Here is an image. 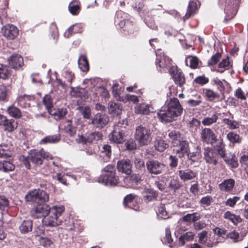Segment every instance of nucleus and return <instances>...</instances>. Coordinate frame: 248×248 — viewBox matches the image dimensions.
<instances>
[{
	"instance_id": "obj_9",
	"label": "nucleus",
	"mask_w": 248,
	"mask_h": 248,
	"mask_svg": "<svg viewBox=\"0 0 248 248\" xmlns=\"http://www.w3.org/2000/svg\"><path fill=\"white\" fill-rule=\"evenodd\" d=\"M175 83L182 87L186 83V78L181 69L176 66H171L169 70Z\"/></svg>"
},
{
	"instance_id": "obj_56",
	"label": "nucleus",
	"mask_w": 248,
	"mask_h": 248,
	"mask_svg": "<svg viewBox=\"0 0 248 248\" xmlns=\"http://www.w3.org/2000/svg\"><path fill=\"white\" fill-rule=\"evenodd\" d=\"M211 81L214 85L217 86V88L218 91L221 93L223 94V93L225 90V87L222 81L217 78H213Z\"/></svg>"
},
{
	"instance_id": "obj_54",
	"label": "nucleus",
	"mask_w": 248,
	"mask_h": 248,
	"mask_svg": "<svg viewBox=\"0 0 248 248\" xmlns=\"http://www.w3.org/2000/svg\"><path fill=\"white\" fill-rule=\"evenodd\" d=\"M112 93L113 96L120 101H124V99L120 96V89L119 88V84L115 83L112 87Z\"/></svg>"
},
{
	"instance_id": "obj_13",
	"label": "nucleus",
	"mask_w": 248,
	"mask_h": 248,
	"mask_svg": "<svg viewBox=\"0 0 248 248\" xmlns=\"http://www.w3.org/2000/svg\"><path fill=\"white\" fill-rule=\"evenodd\" d=\"M1 32L3 36L9 40L14 39L18 34V30L13 25L8 24L3 27Z\"/></svg>"
},
{
	"instance_id": "obj_4",
	"label": "nucleus",
	"mask_w": 248,
	"mask_h": 248,
	"mask_svg": "<svg viewBox=\"0 0 248 248\" xmlns=\"http://www.w3.org/2000/svg\"><path fill=\"white\" fill-rule=\"evenodd\" d=\"M135 137L141 146L147 145L152 140L150 129L142 125H139L136 127Z\"/></svg>"
},
{
	"instance_id": "obj_23",
	"label": "nucleus",
	"mask_w": 248,
	"mask_h": 248,
	"mask_svg": "<svg viewBox=\"0 0 248 248\" xmlns=\"http://www.w3.org/2000/svg\"><path fill=\"white\" fill-rule=\"evenodd\" d=\"M204 155L206 162L215 165L217 164V154L212 149L209 148L205 149Z\"/></svg>"
},
{
	"instance_id": "obj_1",
	"label": "nucleus",
	"mask_w": 248,
	"mask_h": 248,
	"mask_svg": "<svg viewBox=\"0 0 248 248\" xmlns=\"http://www.w3.org/2000/svg\"><path fill=\"white\" fill-rule=\"evenodd\" d=\"M183 109L179 100L170 98L166 106H164L157 113L158 119L162 122L169 123L176 120L182 113Z\"/></svg>"
},
{
	"instance_id": "obj_16",
	"label": "nucleus",
	"mask_w": 248,
	"mask_h": 248,
	"mask_svg": "<svg viewBox=\"0 0 248 248\" xmlns=\"http://www.w3.org/2000/svg\"><path fill=\"white\" fill-rule=\"evenodd\" d=\"M213 231L214 232V237L216 240L213 241L212 243H207V246L209 248L215 246L219 242H221L224 238V235L226 234V230L223 229L216 228L213 230Z\"/></svg>"
},
{
	"instance_id": "obj_22",
	"label": "nucleus",
	"mask_w": 248,
	"mask_h": 248,
	"mask_svg": "<svg viewBox=\"0 0 248 248\" xmlns=\"http://www.w3.org/2000/svg\"><path fill=\"white\" fill-rule=\"evenodd\" d=\"M109 113L113 116L120 115L123 110V107L121 104L113 101H110L108 104Z\"/></svg>"
},
{
	"instance_id": "obj_61",
	"label": "nucleus",
	"mask_w": 248,
	"mask_h": 248,
	"mask_svg": "<svg viewBox=\"0 0 248 248\" xmlns=\"http://www.w3.org/2000/svg\"><path fill=\"white\" fill-rule=\"evenodd\" d=\"M207 232L205 231H203L198 234L199 242L201 244H205L206 246L207 243H212L211 240H209V242H207Z\"/></svg>"
},
{
	"instance_id": "obj_3",
	"label": "nucleus",
	"mask_w": 248,
	"mask_h": 248,
	"mask_svg": "<svg viewBox=\"0 0 248 248\" xmlns=\"http://www.w3.org/2000/svg\"><path fill=\"white\" fill-rule=\"evenodd\" d=\"M64 211L63 206H54L48 213V216L45 220V224L49 226H57L61 224V217Z\"/></svg>"
},
{
	"instance_id": "obj_32",
	"label": "nucleus",
	"mask_w": 248,
	"mask_h": 248,
	"mask_svg": "<svg viewBox=\"0 0 248 248\" xmlns=\"http://www.w3.org/2000/svg\"><path fill=\"white\" fill-rule=\"evenodd\" d=\"M224 218L231 221L234 225L237 224L242 220L240 216L235 215L232 213L230 211H227L224 214Z\"/></svg>"
},
{
	"instance_id": "obj_35",
	"label": "nucleus",
	"mask_w": 248,
	"mask_h": 248,
	"mask_svg": "<svg viewBox=\"0 0 248 248\" xmlns=\"http://www.w3.org/2000/svg\"><path fill=\"white\" fill-rule=\"evenodd\" d=\"M12 152L10 150V146L7 144L0 145V158H8L12 156Z\"/></svg>"
},
{
	"instance_id": "obj_29",
	"label": "nucleus",
	"mask_w": 248,
	"mask_h": 248,
	"mask_svg": "<svg viewBox=\"0 0 248 248\" xmlns=\"http://www.w3.org/2000/svg\"><path fill=\"white\" fill-rule=\"evenodd\" d=\"M61 139L60 135H49L44 137L42 139L40 143L45 144L47 143H56L58 142Z\"/></svg>"
},
{
	"instance_id": "obj_47",
	"label": "nucleus",
	"mask_w": 248,
	"mask_h": 248,
	"mask_svg": "<svg viewBox=\"0 0 248 248\" xmlns=\"http://www.w3.org/2000/svg\"><path fill=\"white\" fill-rule=\"evenodd\" d=\"M203 91L206 97L210 101H213L215 99H218L220 97L219 94L210 89H205Z\"/></svg>"
},
{
	"instance_id": "obj_20",
	"label": "nucleus",
	"mask_w": 248,
	"mask_h": 248,
	"mask_svg": "<svg viewBox=\"0 0 248 248\" xmlns=\"http://www.w3.org/2000/svg\"><path fill=\"white\" fill-rule=\"evenodd\" d=\"M178 175L181 180L186 182L194 179L197 176V173L190 169H186L179 170Z\"/></svg>"
},
{
	"instance_id": "obj_30",
	"label": "nucleus",
	"mask_w": 248,
	"mask_h": 248,
	"mask_svg": "<svg viewBox=\"0 0 248 248\" xmlns=\"http://www.w3.org/2000/svg\"><path fill=\"white\" fill-rule=\"evenodd\" d=\"M173 146H177L181 140V135L179 132L172 130L168 135Z\"/></svg>"
},
{
	"instance_id": "obj_64",
	"label": "nucleus",
	"mask_w": 248,
	"mask_h": 248,
	"mask_svg": "<svg viewBox=\"0 0 248 248\" xmlns=\"http://www.w3.org/2000/svg\"><path fill=\"white\" fill-rule=\"evenodd\" d=\"M240 200V197L234 196L232 198H229L225 202V204L227 206L230 207H234L236 202Z\"/></svg>"
},
{
	"instance_id": "obj_19",
	"label": "nucleus",
	"mask_w": 248,
	"mask_h": 248,
	"mask_svg": "<svg viewBox=\"0 0 248 248\" xmlns=\"http://www.w3.org/2000/svg\"><path fill=\"white\" fill-rule=\"evenodd\" d=\"M226 16L225 17V21L226 22L232 18L236 15L237 12V5L236 3L232 2L228 3L225 6L224 9Z\"/></svg>"
},
{
	"instance_id": "obj_6",
	"label": "nucleus",
	"mask_w": 248,
	"mask_h": 248,
	"mask_svg": "<svg viewBox=\"0 0 248 248\" xmlns=\"http://www.w3.org/2000/svg\"><path fill=\"white\" fill-rule=\"evenodd\" d=\"M26 200L37 204L44 203L48 201L49 196L46 192L39 189H34L27 193Z\"/></svg>"
},
{
	"instance_id": "obj_53",
	"label": "nucleus",
	"mask_w": 248,
	"mask_h": 248,
	"mask_svg": "<svg viewBox=\"0 0 248 248\" xmlns=\"http://www.w3.org/2000/svg\"><path fill=\"white\" fill-rule=\"evenodd\" d=\"M226 238L231 239L233 242H237L242 240L239 233L235 231H233L227 234Z\"/></svg>"
},
{
	"instance_id": "obj_48",
	"label": "nucleus",
	"mask_w": 248,
	"mask_h": 248,
	"mask_svg": "<svg viewBox=\"0 0 248 248\" xmlns=\"http://www.w3.org/2000/svg\"><path fill=\"white\" fill-rule=\"evenodd\" d=\"M227 139L232 143H240L241 141V138L240 136L233 132H230L227 135Z\"/></svg>"
},
{
	"instance_id": "obj_36",
	"label": "nucleus",
	"mask_w": 248,
	"mask_h": 248,
	"mask_svg": "<svg viewBox=\"0 0 248 248\" xmlns=\"http://www.w3.org/2000/svg\"><path fill=\"white\" fill-rule=\"evenodd\" d=\"M155 147L159 152H163L168 147V144L160 137H157L155 141Z\"/></svg>"
},
{
	"instance_id": "obj_18",
	"label": "nucleus",
	"mask_w": 248,
	"mask_h": 248,
	"mask_svg": "<svg viewBox=\"0 0 248 248\" xmlns=\"http://www.w3.org/2000/svg\"><path fill=\"white\" fill-rule=\"evenodd\" d=\"M66 123L67 124L64 128V132L70 136H74L77 132V126L80 124V119H76L74 124L70 120H67Z\"/></svg>"
},
{
	"instance_id": "obj_49",
	"label": "nucleus",
	"mask_w": 248,
	"mask_h": 248,
	"mask_svg": "<svg viewBox=\"0 0 248 248\" xmlns=\"http://www.w3.org/2000/svg\"><path fill=\"white\" fill-rule=\"evenodd\" d=\"M145 195H144V199L147 202H149L155 199L157 196L156 192L152 189H148L145 191Z\"/></svg>"
},
{
	"instance_id": "obj_43",
	"label": "nucleus",
	"mask_w": 248,
	"mask_h": 248,
	"mask_svg": "<svg viewBox=\"0 0 248 248\" xmlns=\"http://www.w3.org/2000/svg\"><path fill=\"white\" fill-rule=\"evenodd\" d=\"M43 103L48 113L53 109V99L49 95H45L43 99Z\"/></svg>"
},
{
	"instance_id": "obj_28",
	"label": "nucleus",
	"mask_w": 248,
	"mask_h": 248,
	"mask_svg": "<svg viewBox=\"0 0 248 248\" xmlns=\"http://www.w3.org/2000/svg\"><path fill=\"white\" fill-rule=\"evenodd\" d=\"M1 125L3 126L5 131L11 132L17 128V123L13 119L8 120L6 118Z\"/></svg>"
},
{
	"instance_id": "obj_10",
	"label": "nucleus",
	"mask_w": 248,
	"mask_h": 248,
	"mask_svg": "<svg viewBox=\"0 0 248 248\" xmlns=\"http://www.w3.org/2000/svg\"><path fill=\"white\" fill-rule=\"evenodd\" d=\"M51 209V208L47 204H39V205L32 209L31 214V216L34 218H38L46 217Z\"/></svg>"
},
{
	"instance_id": "obj_55",
	"label": "nucleus",
	"mask_w": 248,
	"mask_h": 248,
	"mask_svg": "<svg viewBox=\"0 0 248 248\" xmlns=\"http://www.w3.org/2000/svg\"><path fill=\"white\" fill-rule=\"evenodd\" d=\"M199 219V217L196 216V214H188L186 215L185 216L182 218V221L186 222L188 223H191L195 222L198 220Z\"/></svg>"
},
{
	"instance_id": "obj_63",
	"label": "nucleus",
	"mask_w": 248,
	"mask_h": 248,
	"mask_svg": "<svg viewBox=\"0 0 248 248\" xmlns=\"http://www.w3.org/2000/svg\"><path fill=\"white\" fill-rule=\"evenodd\" d=\"M9 202L4 196H0V210H4L9 207Z\"/></svg>"
},
{
	"instance_id": "obj_46",
	"label": "nucleus",
	"mask_w": 248,
	"mask_h": 248,
	"mask_svg": "<svg viewBox=\"0 0 248 248\" xmlns=\"http://www.w3.org/2000/svg\"><path fill=\"white\" fill-rule=\"evenodd\" d=\"M10 72L7 66L0 64V79H6L9 78Z\"/></svg>"
},
{
	"instance_id": "obj_62",
	"label": "nucleus",
	"mask_w": 248,
	"mask_h": 248,
	"mask_svg": "<svg viewBox=\"0 0 248 248\" xmlns=\"http://www.w3.org/2000/svg\"><path fill=\"white\" fill-rule=\"evenodd\" d=\"M68 8L70 12L72 15H76L78 14L80 8L79 5L78 3L74 4L72 2L70 3Z\"/></svg>"
},
{
	"instance_id": "obj_11",
	"label": "nucleus",
	"mask_w": 248,
	"mask_h": 248,
	"mask_svg": "<svg viewBox=\"0 0 248 248\" xmlns=\"http://www.w3.org/2000/svg\"><path fill=\"white\" fill-rule=\"evenodd\" d=\"M200 137L203 142L212 144L217 140V137L214 131L209 128H203L200 133Z\"/></svg>"
},
{
	"instance_id": "obj_12",
	"label": "nucleus",
	"mask_w": 248,
	"mask_h": 248,
	"mask_svg": "<svg viewBox=\"0 0 248 248\" xmlns=\"http://www.w3.org/2000/svg\"><path fill=\"white\" fill-rule=\"evenodd\" d=\"M108 117L105 114L98 113L92 119L91 123L97 128H103L108 123Z\"/></svg>"
},
{
	"instance_id": "obj_52",
	"label": "nucleus",
	"mask_w": 248,
	"mask_h": 248,
	"mask_svg": "<svg viewBox=\"0 0 248 248\" xmlns=\"http://www.w3.org/2000/svg\"><path fill=\"white\" fill-rule=\"evenodd\" d=\"M230 64V62L228 57L223 59L218 65V68L221 69V70H218V71L222 73L225 70L229 68Z\"/></svg>"
},
{
	"instance_id": "obj_50",
	"label": "nucleus",
	"mask_w": 248,
	"mask_h": 248,
	"mask_svg": "<svg viewBox=\"0 0 248 248\" xmlns=\"http://www.w3.org/2000/svg\"><path fill=\"white\" fill-rule=\"evenodd\" d=\"M222 123L227 125L230 129H236L239 128V123L234 120H231L227 118L222 120Z\"/></svg>"
},
{
	"instance_id": "obj_33",
	"label": "nucleus",
	"mask_w": 248,
	"mask_h": 248,
	"mask_svg": "<svg viewBox=\"0 0 248 248\" xmlns=\"http://www.w3.org/2000/svg\"><path fill=\"white\" fill-rule=\"evenodd\" d=\"M185 63L186 66L190 68L195 69L198 67L199 60L196 56H188L186 58Z\"/></svg>"
},
{
	"instance_id": "obj_5",
	"label": "nucleus",
	"mask_w": 248,
	"mask_h": 248,
	"mask_svg": "<svg viewBox=\"0 0 248 248\" xmlns=\"http://www.w3.org/2000/svg\"><path fill=\"white\" fill-rule=\"evenodd\" d=\"M127 125V121L123 120L119 121L118 123L114 126L113 131L109 134V139L113 142L117 143H121L124 141V129L125 126Z\"/></svg>"
},
{
	"instance_id": "obj_57",
	"label": "nucleus",
	"mask_w": 248,
	"mask_h": 248,
	"mask_svg": "<svg viewBox=\"0 0 248 248\" xmlns=\"http://www.w3.org/2000/svg\"><path fill=\"white\" fill-rule=\"evenodd\" d=\"M134 163L135 167L139 171H144L145 170L144 162L141 158H136Z\"/></svg>"
},
{
	"instance_id": "obj_37",
	"label": "nucleus",
	"mask_w": 248,
	"mask_h": 248,
	"mask_svg": "<svg viewBox=\"0 0 248 248\" xmlns=\"http://www.w3.org/2000/svg\"><path fill=\"white\" fill-rule=\"evenodd\" d=\"M135 112L139 114H147L150 112L149 106L145 103L140 104L135 107Z\"/></svg>"
},
{
	"instance_id": "obj_8",
	"label": "nucleus",
	"mask_w": 248,
	"mask_h": 248,
	"mask_svg": "<svg viewBox=\"0 0 248 248\" xmlns=\"http://www.w3.org/2000/svg\"><path fill=\"white\" fill-rule=\"evenodd\" d=\"M146 165L148 172L152 174H160L163 173L165 169V165L156 160H149Z\"/></svg>"
},
{
	"instance_id": "obj_15",
	"label": "nucleus",
	"mask_w": 248,
	"mask_h": 248,
	"mask_svg": "<svg viewBox=\"0 0 248 248\" xmlns=\"http://www.w3.org/2000/svg\"><path fill=\"white\" fill-rule=\"evenodd\" d=\"M102 134L99 132H94L90 133L87 138L83 136H78L76 139V141L78 143H86V142H92L93 140H99L102 138Z\"/></svg>"
},
{
	"instance_id": "obj_45",
	"label": "nucleus",
	"mask_w": 248,
	"mask_h": 248,
	"mask_svg": "<svg viewBox=\"0 0 248 248\" xmlns=\"http://www.w3.org/2000/svg\"><path fill=\"white\" fill-rule=\"evenodd\" d=\"M157 215L158 218L163 219H166L169 217V215L164 204H161L158 207Z\"/></svg>"
},
{
	"instance_id": "obj_14",
	"label": "nucleus",
	"mask_w": 248,
	"mask_h": 248,
	"mask_svg": "<svg viewBox=\"0 0 248 248\" xmlns=\"http://www.w3.org/2000/svg\"><path fill=\"white\" fill-rule=\"evenodd\" d=\"M8 62L13 69H19L23 65V58L19 54H14L8 58Z\"/></svg>"
},
{
	"instance_id": "obj_21",
	"label": "nucleus",
	"mask_w": 248,
	"mask_h": 248,
	"mask_svg": "<svg viewBox=\"0 0 248 248\" xmlns=\"http://www.w3.org/2000/svg\"><path fill=\"white\" fill-rule=\"evenodd\" d=\"M200 5V2L198 0H190L187 7L186 13L184 17L185 19H187L191 16L194 15Z\"/></svg>"
},
{
	"instance_id": "obj_17",
	"label": "nucleus",
	"mask_w": 248,
	"mask_h": 248,
	"mask_svg": "<svg viewBox=\"0 0 248 248\" xmlns=\"http://www.w3.org/2000/svg\"><path fill=\"white\" fill-rule=\"evenodd\" d=\"M178 148L174 150L175 153L180 158L183 157L189 152V144L187 141L182 140L178 143Z\"/></svg>"
},
{
	"instance_id": "obj_41",
	"label": "nucleus",
	"mask_w": 248,
	"mask_h": 248,
	"mask_svg": "<svg viewBox=\"0 0 248 248\" xmlns=\"http://www.w3.org/2000/svg\"><path fill=\"white\" fill-rule=\"evenodd\" d=\"M125 180L129 183V186H134L141 180V177L139 174H133L126 177Z\"/></svg>"
},
{
	"instance_id": "obj_31",
	"label": "nucleus",
	"mask_w": 248,
	"mask_h": 248,
	"mask_svg": "<svg viewBox=\"0 0 248 248\" xmlns=\"http://www.w3.org/2000/svg\"><path fill=\"white\" fill-rule=\"evenodd\" d=\"M78 67L82 72H87L89 70V63L86 57L81 55L78 60Z\"/></svg>"
},
{
	"instance_id": "obj_42",
	"label": "nucleus",
	"mask_w": 248,
	"mask_h": 248,
	"mask_svg": "<svg viewBox=\"0 0 248 248\" xmlns=\"http://www.w3.org/2000/svg\"><path fill=\"white\" fill-rule=\"evenodd\" d=\"M218 119V116L214 113L211 116L204 117L202 120V124L204 126H210L217 122Z\"/></svg>"
},
{
	"instance_id": "obj_7",
	"label": "nucleus",
	"mask_w": 248,
	"mask_h": 248,
	"mask_svg": "<svg viewBox=\"0 0 248 248\" xmlns=\"http://www.w3.org/2000/svg\"><path fill=\"white\" fill-rule=\"evenodd\" d=\"M28 157L32 163L36 165H40L43 163V159H52L53 156L49 153L46 152L43 149L39 151L31 150L29 152Z\"/></svg>"
},
{
	"instance_id": "obj_25",
	"label": "nucleus",
	"mask_w": 248,
	"mask_h": 248,
	"mask_svg": "<svg viewBox=\"0 0 248 248\" xmlns=\"http://www.w3.org/2000/svg\"><path fill=\"white\" fill-rule=\"evenodd\" d=\"M7 158V160L0 161V170L5 172L12 171L15 169L12 156L8 157Z\"/></svg>"
},
{
	"instance_id": "obj_59",
	"label": "nucleus",
	"mask_w": 248,
	"mask_h": 248,
	"mask_svg": "<svg viewBox=\"0 0 248 248\" xmlns=\"http://www.w3.org/2000/svg\"><path fill=\"white\" fill-rule=\"evenodd\" d=\"M95 94L99 95L102 98L105 99L108 98L109 97V94L108 91L106 89L102 87L97 88Z\"/></svg>"
},
{
	"instance_id": "obj_51",
	"label": "nucleus",
	"mask_w": 248,
	"mask_h": 248,
	"mask_svg": "<svg viewBox=\"0 0 248 248\" xmlns=\"http://www.w3.org/2000/svg\"><path fill=\"white\" fill-rule=\"evenodd\" d=\"M182 186V185L178 179H172L169 185V188L174 191L180 188Z\"/></svg>"
},
{
	"instance_id": "obj_24",
	"label": "nucleus",
	"mask_w": 248,
	"mask_h": 248,
	"mask_svg": "<svg viewBox=\"0 0 248 248\" xmlns=\"http://www.w3.org/2000/svg\"><path fill=\"white\" fill-rule=\"evenodd\" d=\"M132 166L129 160H122L117 163V168L119 171L129 175L131 172Z\"/></svg>"
},
{
	"instance_id": "obj_38",
	"label": "nucleus",
	"mask_w": 248,
	"mask_h": 248,
	"mask_svg": "<svg viewBox=\"0 0 248 248\" xmlns=\"http://www.w3.org/2000/svg\"><path fill=\"white\" fill-rule=\"evenodd\" d=\"M186 155H187L188 158L189 159L192 160V161H197L202 157L201 149L199 146H197L195 151L192 153H189V152H188Z\"/></svg>"
},
{
	"instance_id": "obj_27",
	"label": "nucleus",
	"mask_w": 248,
	"mask_h": 248,
	"mask_svg": "<svg viewBox=\"0 0 248 248\" xmlns=\"http://www.w3.org/2000/svg\"><path fill=\"white\" fill-rule=\"evenodd\" d=\"M125 14L121 11H117L116 14L115 22H117L121 28L128 26L129 21L124 19Z\"/></svg>"
},
{
	"instance_id": "obj_40",
	"label": "nucleus",
	"mask_w": 248,
	"mask_h": 248,
	"mask_svg": "<svg viewBox=\"0 0 248 248\" xmlns=\"http://www.w3.org/2000/svg\"><path fill=\"white\" fill-rule=\"evenodd\" d=\"M32 224L31 220H24L19 226L21 233H26L32 230Z\"/></svg>"
},
{
	"instance_id": "obj_26",
	"label": "nucleus",
	"mask_w": 248,
	"mask_h": 248,
	"mask_svg": "<svg viewBox=\"0 0 248 248\" xmlns=\"http://www.w3.org/2000/svg\"><path fill=\"white\" fill-rule=\"evenodd\" d=\"M235 181L232 179H229L224 180L219 185V188L221 191H230L233 189Z\"/></svg>"
},
{
	"instance_id": "obj_39",
	"label": "nucleus",
	"mask_w": 248,
	"mask_h": 248,
	"mask_svg": "<svg viewBox=\"0 0 248 248\" xmlns=\"http://www.w3.org/2000/svg\"><path fill=\"white\" fill-rule=\"evenodd\" d=\"M195 234L192 232H188L181 235L179 238V241L182 245H184L186 242L192 241L194 239Z\"/></svg>"
},
{
	"instance_id": "obj_44",
	"label": "nucleus",
	"mask_w": 248,
	"mask_h": 248,
	"mask_svg": "<svg viewBox=\"0 0 248 248\" xmlns=\"http://www.w3.org/2000/svg\"><path fill=\"white\" fill-rule=\"evenodd\" d=\"M7 113L11 117L15 118H19L21 117V113L17 108L14 106H10L7 108Z\"/></svg>"
},
{
	"instance_id": "obj_34",
	"label": "nucleus",
	"mask_w": 248,
	"mask_h": 248,
	"mask_svg": "<svg viewBox=\"0 0 248 248\" xmlns=\"http://www.w3.org/2000/svg\"><path fill=\"white\" fill-rule=\"evenodd\" d=\"M67 113V109L63 108H60L57 110L53 108L49 112L50 115L54 116V117L56 120H60L63 118Z\"/></svg>"
},
{
	"instance_id": "obj_60",
	"label": "nucleus",
	"mask_w": 248,
	"mask_h": 248,
	"mask_svg": "<svg viewBox=\"0 0 248 248\" xmlns=\"http://www.w3.org/2000/svg\"><path fill=\"white\" fill-rule=\"evenodd\" d=\"M221 57L220 53H216L213 55L211 59L208 61V64L209 66H213L216 64L219 61Z\"/></svg>"
},
{
	"instance_id": "obj_2",
	"label": "nucleus",
	"mask_w": 248,
	"mask_h": 248,
	"mask_svg": "<svg viewBox=\"0 0 248 248\" xmlns=\"http://www.w3.org/2000/svg\"><path fill=\"white\" fill-rule=\"evenodd\" d=\"M98 182L107 186H114L119 183V178L116 175L115 166L108 165L102 170V174L98 177Z\"/></svg>"
},
{
	"instance_id": "obj_58",
	"label": "nucleus",
	"mask_w": 248,
	"mask_h": 248,
	"mask_svg": "<svg viewBox=\"0 0 248 248\" xmlns=\"http://www.w3.org/2000/svg\"><path fill=\"white\" fill-rule=\"evenodd\" d=\"M134 202V196L132 194H129L124 198V204L125 207L132 208V205Z\"/></svg>"
}]
</instances>
